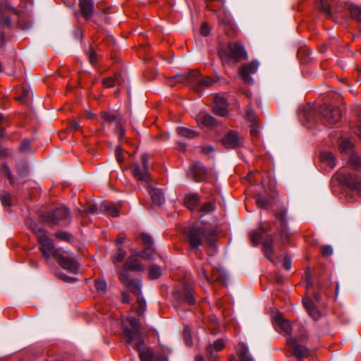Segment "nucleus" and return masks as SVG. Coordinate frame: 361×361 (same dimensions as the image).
<instances>
[{
    "mask_svg": "<svg viewBox=\"0 0 361 361\" xmlns=\"http://www.w3.org/2000/svg\"><path fill=\"white\" fill-rule=\"evenodd\" d=\"M321 252L324 256H330L333 253V250L331 246L326 245L322 247Z\"/></svg>",
    "mask_w": 361,
    "mask_h": 361,
    "instance_id": "nucleus-54",
    "label": "nucleus"
},
{
    "mask_svg": "<svg viewBox=\"0 0 361 361\" xmlns=\"http://www.w3.org/2000/svg\"><path fill=\"white\" fill-rule=\"evenodd\" d=\"M0 199L1 201V203L5 207H9L11 206V195L7 192H2L0 194Z\"/></svg>",
    "mask_w": 361,
    "mask_h": 361,
    "instance_id": "nucleus-46",
    "label": "nucleus"
},
{
    "mask_svg": "<svg viewBox=\"0 0 361 361\" xmlns=\"http://www.w3.org/2000/svg\"><path fill=\"white\" fill-rule=\"evenodd\" d=\"M59 264L68 272L76 274L78 270V264L75 259L71 257H66L59 254L56 258Z\"/></svg>",
    "mask_w": 361,
    "mask_h": 361,
    "instance_id": "nucleus-14",
    "label": "nucleus"
},
{
    "mask_svg": "<svg viewBox=\"0 0 361 361\" xmlns=\"http://www.w3.org/2000/svg\"><path fill=\"white\" fill-rule=\"evenodd\" d=\"M126 286L130 290V291L138 296L137 299L138 307L135 306L133 308L136 309V312L139 314H142L145 310V302L143 299L139 296L141 293L140 281L138 280H130Z\"/></svg>",
    "mask_w": 361,
    "mask_h": 361,
    "instance_id": "nucleus-11",
    "label": "nucleus"
},
{
    "mask_svg": "<svg viewBox=\"0 0 361 361\" xmlns=\"http://www.w3.org/2000/svg\"><path fill=\"white\" fill-rule=\"evenodd\" d=\"M214 111L219 116H225L228 114V104L223 97L217 95L214 97Z\"/></svg>",
    "mask_w": 361,
    "mask_h": 361,
    "instance_id": "nucleus-17",
    "label": "nucleus"
},
{
    "mask_svg": "<svg viewBox=\"0 0 361 361\" xmlns=\"http://www.w3.org/2000/svg\"><path fill=\"white\" fill-rule=\"evenodd\" d=\"M95 288L97 291L104 293L106 288V283L103 279H98L94 281Z\"/></svg>",
    "mask_w": 361,
    "mask_h": 361,
    "instance_id": "nucleus-47",
    "label": "nucleus"
},
{
    "mask_svg": "<svg viewBox=\"0 0 361 361\" xmlns=\"http://www.w3.org/2000/svg\"><path fill=\"white\" fill-rule=\"evenodd\" d=\"M287 344L293 349V354L298 359L307 357L310 354V350L303 345L298 343L296 338L288 336L286 340Z\"/></svg>",
    "mask_w": 361,
    "mask_h": 361,
    "instance_id": "nucleus-13",
    "label": "nucleus"
},
{
    "mask_svg": "<svg viewBox=\"0 0 361 361\" xmlns=\"http://www.w3.org/2000/svg\"><path fill=\"white\" fill-rule=\"evenodd\" d=\"M247 117L248 120L252 123L250 133L252 136H257L258 133V128L255 125L256 118L254 112L250 110L247 111Z\"/></svg>",
    "mask_w": 361,
    "mask_h": 361,
    "instance_id": "nucleus-34",
    "label": "nucleus"
},
{
    "mask_svg": "<svg viewBox=\"0 0 361 361\" xmlns=\"http://www.w3.org/2000/svg\"><path fill=\"white\" fill-rule=\"evenodd\" d=\"M214 82V80L210 77L202 78L200 76V87H208Z\"/></svg>",
    "mask_w": 361,
    "mask_h": 361,
    "instance_id": "nucleus-48",
    "label": "nucleus"
},
{
    "mask_svg": "<svg viewBox=\"0 0 361 361\" xmlns=\"http://www.w3.org/2000/svg\"><path fill=\"white\" fill-rule=\"evenodd\" d=\"M30 227L37 238L40 244L39 250L46 261L51 256L56 258L60 254L59 251L54 247L51 239L47 236L45 230L34 222L30 224Z\"/></svg>",
    "mask_w": 361,
    "mask_h": 361,
    "instance_id": "nucleus-1",
    "label": "nucleus"
},
{
    "mask_svg": "<svg viewBox=\"0 0 361 361\" xmlns=\"http://www.w3.org/2000/svg\"><path fill=\"white\" fill-rule=\"evenodd\" d=\"M273 243H274V238L272 236L269 235L266 238L263 243V250L265 257L273 261Z\"/></svg>",
    "mask_w": 361,
    "mask_h": 361,
    "instance_id": "nucleus-26",
    "label": "nucleus"
},
{
    "mask_svg": "<svg viewBox=\"0 0 361 361\" xmlns=\"http://www.w3.org/2000/svg\"><path fill=\"white\" fill-rule=\"evenodd\" d=\"M161 271L160 268L157 265H152L149 267V276L152 279H158L161 276Z\"/></svg>",
    "mask_w": 361,
    "mask_h": 361,
    "instance_id": "nucleus-42",
    "label": "nucleus"
},
{
    "mask_svg": "<svg viewBox=\"0 0 361 361\" xmlns=\"http://www.w3.org/2000/svg\"><path fill=\"white\" fill-rule=\"evenodd\" d=\"M276 325L284 334H290L292 327L290 323L283 318L278 317L276 320Z\"/></svg>",
    "mask_w": 361,
    "mask_h": 361,
    "instance_id": "nucleus-31",
    "label": "nucleus"
},
{
    "mask_svg": "<svg viewBox=\"0 0 361 361\" xmlns=\"http://www.w3.org/2000/svg\"><path fill=\"white\" fill-rule=\"evenodd\" d=\"M224 348V343L221 340H217L214 342V345H209L207 348V354L208 356L213 357H216L214 353L222 350Z\"/></svg>",
    "mask_w": 361,
    "mask_h": 361,
    "instance_id": "nucleus-28",
    "label": "nucleus"
},
{
    "mask_svg": "<svg viewBox=\"0 0 361 361\" xmlns=\"http://www.w3.org/2000/svg\"><path fill=\"white\" fill-rule=\"evenodd\" d=\"M140 257L150 260H156V259L162 260L161 257L150 247L145 249L140 253H137L135 250H132L130 255L124 264L125 268L132 271L143 270V267L140 262Z\"/></svg>",
    "mask_w": 361,
    "mask_h": 361,
    "instance_id": "nucleus-4",
    "label": "nucleus"
},
{
    "mask_svg": "<svg viewBox=\"0 0 361 361\" xmlns=\"http://www.w3.org/2000/svg\"><path fill=\"white\" fill-rule=\"evenodd\" d=\"M90 62L94 65L97 62V54L94 51H91L89 54Z\"/></svg>",
    "mask_w": 361,
    "mask_h": 361,
    "instance_id": "nucleus-62",
    "label": "nucleus"
},
{
    "mask_svg": "<svg viewBox=\"0 0 361 361\" xmlns=\"http://www.w3.org/2000/svg\"><path fill=\"white\" fill-rule=\"evenodd\" d=\"M127 270H128V269H126L125 268V270H124V271H121V272L119 273V279H120L121 281L123 284H125V285H126V284H127V283L130 281V279H129V277H128V272H127Z\"/></svg>",
    "mask_w": 361,
    "mask_h": 361,
    "instance_id": "nucleus-52",
    "label": "nucleus"
},
{
    "mask_svg": "<svg viewBox=\"0 0 361 361\" xmlns=\"http://www.w3.org/2000/svg\"><path fill=\"white\" fill-rule=\"evenodd\" d=\"M199 200V196L197 194H189L185 196L184 202L189 209L193 210L198 204Z\"/></svg>",
    "mask_w": 361,
    "mask_h": 361,
    "instance_id": "nucleus-30",
    "label": "nucleus"
},
{
    "mask_svg": "<svg viewBox=\"0 0 361 361\" xmlns=\"http://www.w3.org/2000/svg\"><path fill=\"white\" fill-rule=\"evenodd\" d=\"M17 170L19 175L23 176L27 172V166L25 163H23L21 167L18 166Z\"/></svg>",
    "mask_w": 361,
    "mask_h": 361,
    "instance_id": "nucleus-59",
    "label": "nucleus"
},
{
    "mask_svg": "<svg viewBox=\"0 0 361 361\" xmlns=\"http://www.w3.org/2000/svg\"><path fill=\"white\" fill-rule=\"evenodd\" d=\"M353 147V144L348 139L343 140L340 145V151L341 153L348 152Z\"/></svg>",
    "mask_w": 361,
    "mask_h": 361,
    "instance_id": "nucleus-43",
    "label": "nucleus"
},
{
    "mask_svg": "<svg viewBox=\"0 0 361 361\" xmlns=\"http://www.w3.org/2000/svg\"><path fill=\"white\" fill-rule=\"evenodd\" d=\"M101 117L104 121L110 123H114L118 126L121 125V116L119 113L104 111L101 114Z\"/></svg>",
    "mask_w": 361,
    "mask_h": 361,
    "instance_id": "nucleus-23",
    "label": "nucleus"
},
{
    "mask_svg": "<svg viewBox=\"0 0 361 361\" xmlns=\"http://www.w3.org/2000/svg\"><path fill=\"white\" fill-rule=\"evenodd\" d=\"M199 277L207 282L211 281H219L223 283L226 280V276L220 270H215L213 271L212 275L209 277L207 274V270L203 267L200 270L198 271Z\"/></svg>",
    "mask_w": 361,
    "mask_h": 361,
    "instance_id": "nucleus-15",
    "label": "nucleus"
},
{
    "mask_svg": "<svg viewBox=\"0 0 361 361\" xmlns=\"http://www.w3.org/2000/svg\"><path fill=\"white\" fill-rule=\"evenodd\" d=\"M250 238L251 241L255 245L259 244L262 240L261 234L258 231H255L250 232Z\"/></svg>",
    "mask_w": 361,
    "mask_h": 361,
    "instance_id": "nucleus-49",
    "label": "nucleus"
},
{
    "mask_svg": "<svg viewBox=\"0 0 361 361\" xmlns=\"http://www.w3.org/2000/svg\"><path fill=\"white\" fill-rule=\"evenodd\" d=\"M70 214L69 209L64 205L56 207L51 212H48L41 216V219L49 224H57L61 220L68 217Z\"/></svg>",
    "mask_w": 361,
    "mask_h": 361,
    "instance_id": "nucleus-6",
    "label": "nucleus"
},
{
    "mask_svg": "<svg viewBox=\"0 0 361 361\" xmlns=\"http://www.w3.org/2000/svg\"><path fill=\"white\" fill-rule=\"evenodd\" d=\"M20 95L16 97V99L22 103H26L30 99V92L27 88L21 87L18 90Z\"/></svg>",
    "mask_w": 361,
    "mask_h": 361,
    "instance_id": "nucleus-36",
    "label": "nucleus"
},
{
    "mask_svg": "<svg viewBox=\"0 0 361 361\" xmlns=\"http://www.w3.org/2000/svg\"><path fill=\"white\" fill-rule=\"evenodd\" d=\"M321 160L331 168H334L336 165L335 157L331 152H322L321 154Z\"/></svg>",
    "mask_w": 361,
    "mask_h": 361,
    "instance_id": "nucleus-32",
    "label": "nucleus"
},
{
    "mask_svg": "<svg viewBox=\"0 0 361 361\" xmlns=\"http://www.w3.org/2000/svg\"><path fill=\"white\" fill-rule=\"evenodd\" d=\"M142 167L148 171V155L142 154L141 157Z\"/></svg>",
    "mask_w": 361,
    "mask_h": 361,
    "instance_id": "nucleus-56",
    "label": "nucleus"
},
{
    "mask_svg": "<svg viewBox=\"0 0 361 361\" xmlns=\"http://www.w3.org/2000/svg\"><path fill=\"white\" fill-rule=\"evenodd\" d=\"M148 192L154 204L161 205L164 202L165 198L164 193L161 190L157 188H150Z\"/></svg>",
    "mask_w": 361,
    "mask_h": 361,
    "instance_id": "nucleus-27",
    "label": "nucleus"
},
{
    "mask_svg": "<svg viewBox=\"0 0 361 361\" xmlns=\"http://www.w3.org/2000/svg\"><path fill=\"white\" fill-rule=\"evenodd\" d=\"M283 267L286 270H290L291 268V259L287 256H286L283 259Z\"/></svg>",
    "mask_w": 361,
    "mask_h": 361,
    "instance_id": "nucleus-60",
    "label": "nucleus"
},
{
    "mask_svg": "<svg viewBox=\"0 0 361 361\" xmlns=\"http://www.w3.org/2000/svg\"><path fill=\"white\" fill-rule=\"evenodd\" d=\"M101 209L109 215L116 217L119 215V207L114 203L104 202L101 204Z\"/></svg>",
    "mask_w": 361,
    "mask_h": 361,
    "instance_id": "nucleus-25",
    "label": "nucleus"
},
{
    "mask_svg": "<svg viewBox=\"0 0 361 361\" xmlns=\"http://www.w3.org/2000/svg\"><path fill=\"white\" fill-rule=\"evenodd\" d=\"M126 255V252L121 248L118 247L116 255H113L111 259L113 263L116 265L118 263L121 262Z\"/></svg>",
    "mask_w": 361,
    "mask_h": 361,
    "instance_id": "nucleus-40",
    "label": "nucleus"
},
{
    "mask_svg": "<svg viewBox=\"0 0 361 361\" xmlns=\"http://www.w3.org/2000/svg\"><path fill=\"white\" fill-rule=\"evenodd\" d=\"M127 320L131 329L126 327L123 329V335L126 342L132 343L140 338H142L140 320L135 317H128Z\"/></svg>",
    "mask_w": 361,
    "mask_h": 361,
    "instance_id": "nucleus-7",
    "label": "nucleus"
},
{
    "mask_svg": "<svg viewBox=\"0 0 361 361\" xmlns=\"http://www.w3.org/2000/svg\"><path fill=\"white\" fill-rule=\"evenodd\" d=\"M258 67L259 63L257 61H252L251 62L241 66L239 73L244 82L248 84L253 83V79L250 76V75L255 73Z\"/></svg>",
    "mask_w": 361,
    "mask_h": 361,
    "instance_id": "nucleus-12",
    "label": "nucleus"
},
{
    "mask_svg": "<svg viewBox=\"0 0 361 361\" xmlns=\"http://www.w3.org/2000/svg\"><path fill=\"white\" fill-rule=\"evenodd\" d=\"M30 142L28 140H23L20 146V150L22 152L27 151L30 149Z\"/></svg>",
    "mask_w": 361,
    "mask_h": 361,
    "instance_id": "nucleus-55",
    "label": "nucleus"
},
{
    "mask_svg": "<svg viewBox=\"0 0 361 361\" xmlns=\"http://www.w3.org/2000/svg\"><path fill=\"white\" fill-rule=\"evenodd\" d=\"M103 85L105 87H112L116 85H121V76L119 74L115 75L114 77H109L103 79Z\"/></svg>",
    "mask_w": 361,
    "mask_h": 361,
    "instance_id": "nucleus-33",
    "label": "nucleus"
},
{
    "mask_svg": "<svg viewBox=\"0 0 361 361\" xmlns=\"http://www.w3.org/2000/svg\"><path fill=\"white\" fill-rule=\"evenodd\" d=\"M286 216H287V211L284 208L280 209L276 213V217L277 219H279L283 225H286Z\"/></svg>",
    "mask_w": 361,
    "mask_h": 361,
    "instance_id": "nucleus-45",
    "label": "nucleus"
},
{
    "mask_svg": "<svg viewBox=\"0 0 361 361\" xmlns=\"http://www.w3.org/2000/svg\"><path fill=\"white\" fill-rule=\"evenodd\" d=\"M219 55L222 61L227 64L238 63L247 59V54L243 46L235 42H229L226 47L221 49Z\"/></svg>",
    "mask_w": 361,
    "mask_h": 361,
    "instance_id": "nucleus-3",
    "label": "nucleus"
},
{
    "mask_svg": "<svg viewBox=\"0 0 361 361\" xmlns=\"http://www.w3.org/2000/svg\"><path fill=\"white\" fill-rule=\"evenodd\" d=\"M223 145L226 148L234 149L240 145V140L235 131H230L223 139Z\"/></svg>",
    "mask_w": 361,
    "mask_h": 361,
    "instance_id": "nucleus-19",
    "label": "nucleus"
},
{
    "mask_svg": "<svg viewBox=\"0 0 361 361\" xmlns=\"http://www.w3.org/2000/svg\"><path fill=\"white\" fill-rule=\"evenodd\" d=\"M200 119L202 124L206 127H213L216 124V119L209 114L202 115Z\"/></svg>",
    "mask_w": 361,
    "mask_h": 361,
    "instance_id": "nucleus-38",
    "label": "nucleus"
},
{
    "mask_svg": "<svg viewBox=\"0 0 361 361\" xmlns=\"http://www.w3.org/2000/svg\"><path fill=\"white\" fill-rule=\"evenodd\" d=\"M186 235L190 246L197 249L204 240L211 243L215 231L212 228L192 225L188 228Z\"/></svg>",
    "mask_w": 361,
    "mask_h": 361,
    "instance_id": "nucleus-2",
    "label": "nucleus"
},
{
    "mask_svg": "<svg viewBox=\"0 0 361 361\" xmlns=\"http://www.w3.org/2000/svg\"><path fill=\"white\" fill-rule=\"evenodd\" d=\"M200 76L197 71L192 70L187 73L176 75L174 78L177 82L188 85L195 91H199Z\"/></svg>",
    "mask_w": 361,
    "mask_h": 361,
    "instance_id": "nucleus-8",
    "label": "nucleus"
},
{
    "mask_svg": "<svg viewBox=\"0 0 361 361\" xmlns=\"http://www.w3.org/2000/svg\"><path fill=\"white\" fill-rule=\"evenodd\" d=\"M256 202L259 207H263V208H266L269 205L267 199L262 196H259L257 198Z\"/></svg>",
    "mask_w": 361,
    "mask_h": 361,
    "instance_id": "nucleus-53",
    "label": "nucleus"
},
{
    "mask_svg": "<svg viewBox=\"0 0 361 361\" xmlns=\"http://www.w3.org/2000/svg\"><path fill=\"white\" fill-rule=\"evenodd\" d=\"M134 342V348L138 351L140 360L142 361H152V352L149 348L145 347L143 338H140Z\"/></svg>",
    "mask_w": 361,
    "mask_h": 361,
    "instance_id": "nucleus-16",
    "label": "nucleus"
},
{
    "mask_svg": "<svg viewBox=\"0 0 361 361\" xmlns=\"http://www.w3.org/2000/svg\"><path fill=\"white\" fill-rule=\"evenodd\" d=\"M351 18L361 22V8L351 5L348 8Z\"/></svg>",
    "mask_w": 361,
    "mask_h": 361,
    "instance_id": "nucleus-39",
    "label": "nucleus"
},
{
    "mask_svg": "<svg viewBox=\"0 0 361 361\" xmlns=\"http://www.w3.org/2000/svg\"><path fill=\"white\" fill-rule=\"evenodd\" d=\"M8 10H13L16 16H18L17 10L11 8V6L5 4L4 6L0 5V47H3L5 44L4 36L2 33V30L4 27H10L11 22L9 17L6 15Z\"/></svg>",
    "mask_w": 361,
    "mask_h": 361,
    "instance_id": "nucleus-10",
    "label": "nucleus"
},
{
    "mask_svg": "<svg viewBox=\"0 0 361 361\" xmlns=\"http://www.w3.org/2000/svg\"><path fill=\"white\" fill-rule=\"evenodd\" d=\"M70 128L72 130H78L80 128V126L78 122L73 121L70 125Z\"/></svg>",
    "mask_w": 361,
    "mask_h": 361,
    "instance_id": "nucleus-63",
    "label": "nucleus"
},
{
    "mask_svg": "<svg viewBox=\"0 0 361 361\" xmlns=\"http://www.w3.org/2000/svg\"><path fill=\"white\" fill-rule=\"evenodd\" d=\"M350 164L357 169H361V157L356 154L350 156L349 159Z\"/></svg>",
    "mask_w": 361,
    "mask_h": 361,
    "instance_id": "nucleus-44",
    "label": "nucleus"
},
{
    "mask_svg": "<svg viewBox=\"0 0 361 361\" xmlns=\"http://www.w3.org/2000/svg\"><path fill=\"white\" fill-rule=\"evenodd\" d=\"M192 174L196 181H202L207 177V170L201 163H195L192 169Z\"/></svg>",
    "mask_w": 361,
    "mask_h": 361,
    "instance_id": "nucleus-24",
    "label": "nucleus"
},
{
    "mask_svg": "<svg viewBox=\"0 0 361 361\" xmlns=\"http://www.w3.org/2000/svg\"><path fill=\"white\" fill-rule=\"evenodd\" d=\"M302 304L308 312V314L313 319L317 320L320 318L321 314L310 298H304Z\"/></svg>",
    "mask_w": 361,
    "mask_h": 361,
    "instance_id": "nucleus-20",
    "label": "nucleus"
},
{
    "mask_svg": "<svg viewBox=\"0 0 361 361\" xmlns=\"http://www.w3.org/2000/svg\"><path fill=\"white\" fill-rule=\"evenodd\" d=\"M337 178L340 183L348 187L350 191L361 197V178L352 173H337Z\"/></svg>",
    "mask_w": 361,
    "mask_h": 361,
    "instance_id": "nucleus-5",
    "label": "nucleus"
},
{
    "mask_svg": "<svg viewBox=\"0 0 361 361\" xmlns=\"http://www.w3.org/2000/svg\"><path fill=\"white\" fill-rule=\"evenodd\" d=\"M184 301L190 305H194L195 303V299L193 295L192 288L185 287L184 293Z\"/></svg>",
    "mask_w": 361,
    "mask_h": 361,
    "instance_id": "nucleus-37",
    "label": "nucleus"
},
{
    "mask_svg": "<svg viewBox=\"0 0 361 361\" xmlns=\"http://www.w3.org/2000/svg\"><path fill=\"white\" fill-rule=\"evenodd\" d=\"M0 171L4 176L7 177V178L10 181V183L13 184L14 182V179L8 166L6 164H2L0 167Z\"/></svg>",
    "mask_w": 361,
    "mask_h": 361,
    "instance_id": "nucleus-41",
    "label": "nucleus"
},
{
    "mask_svg": "<svg viewBox=\"0 0 361 361\" xmlns=\"http://www.w3.org/2000/svg\"><path fill=\"white\" fill-rule=\"evenodd\" d=\"M131 171L136 180L144 181L147 184L149 183L150 178L149 171L142 169V167H140L139 164H133L131 166Z\"/></svg>",
    "mask_w": 361,
    "mask_h": 361,
    "instance_id": "nucleus-18",
    "label": "nucleus"
},
{
    "mask_svg": "<svg viewBox=\"0 0 361 361\" xmlns=\"http://www.w3.org/2000/svg\"><path fill=\"white\" fill-rule=\"evenodd\" d=\"M55 236L56 238L64 241H69L71 239V235L64 231H59L56 233Z\"/></svg>",
    "mask_w": 361,
    "mask_h": 361,
    "instance_id": "nucleus-51",
    "label": "nucleus"
},
{
    "mask_svg": "<svg viewBox=\"0 0 361 361\" xmlns=\"http://www.w3.org/2000/svg\"><path fill=\"white\" fill-rule=\"evenodd\" d=\"M184 336H185V339L186 343L189 345H191L192 344L191 336L190 334L188 329H185Z\"/></svg>",
    "mask_w": 361,
    "mask_h": 361,
    "instance_id": "nucleus-61",
    "label": "nucleus"
},
{
    "mask_svg": "<svg viewBox=\"0 0 361 361\" xmlns=\"http://www.w3.org/2000/svg\"><path fill=\"white\" fill-rule=\"evenodd\" d=\"M79 6L81 15L86 19H89L93 13L92 0H80Z\"/></svg>",
    "mask_w": 361,
    "mask_h": 361,
    "instance_id": "nucleus-21",
    "label": "nucleus"
},
{
    "mask_svg": "<svg viewBox=\"0 0 361 361\" xmlns=\"http://www.w3.org/2000/svg\"><path fill=\"white\" fill-rule=\"evenodd\" d=\"M334 4V0H319L317 4V8L326 16L328 18L332 17L331 6Z\"/></svg>",
    "mask_w": 361,
    "mask_h": 361,
    "instance_id": "nucleus-22",
    "label": "nucleus"
},
{
    "mask_svg": "<svg viewBox=\"0 0 361 361\" xmlns=\"http://www.w3.org/2000/svg\"><path fill=\"white\" fill-rule=\"evenodd\" d=\"M140 238L146 244L150 245L152 242V237L149 235L142 233Z\"/></svg>",
    "mask_w": 361,
    "mask_h": 361,
    "instance_id": "nucleus-57",
    "label": "nucleus"
},
{
    "mask_svg": "<svg viewBox=\"0 0 361 361\" xmlns=\"http://www.w3.org/2000/svg\"><path fill=\"white\" fill-rule=\"evenodd\" d=\"M200 32L203 36H207L210 32L209 26L207 24L203 23L201 26Z\"/></svg>",
    "mask_w": 361,
    "mask_h": 361,
    "instance_id": "nucleus-58",
    "label": "nucleus"
},
{
    "mask_svg": "<svg viewBox=\"0 0 361 361\" xmlns=\"http://www.w3.org/2000/svg\"><path fill=\"white\" fill-rule=\"evenodd\" d=\"M8 154H9L8 149L0 146V156L7 157V156H8Z\"/></svg>",
    "mask_w": 361,
    "mask_h": 361,
    "instance_id": "nucleus-64",
    "label": "nucleus"
},
{
    "mask_svg": "<svg viewBox=\"0 0 361 361\" xmlns=\"http://www.w3.org/2000/svg\"><path fill=\"white\" fill-rule=\"evenodd\" d=\"M320 114L325 124L336 123L342 116L341 111L338 107L328 105L321 106Z\"/></svg>",
    "mask_w": 361,
    "mask_h": 361,
    "instance_id": "nucleus-9",
    "label": "nucleus"
},
{
    "mask_svg": "<svg viewBox=\"0 0 361 361\" xmlns=\"http://www.w3.org/2000/svg\"><path fill=\"white\" fill-rule=\"evenodd\" d=\"M177 133L183 137H186L188 139H193L197 136H199V133L195 131L192 129L188 128L185 127H178L176 129Z\"/></svg>",
    "mask_w": 361,
    "mask_h": 361,
    "instance_id": "nucleus-29",
    "label": "nucleus"
},
{
    "mask_svg": "<svg viewBox=\"0 0 361 361\" xmlns=\"http://www.w3.org/2000/svg\"><path fill=\"white\" fill-rule=\"evenodd\" d=\"M238 356L241 361H252V358L248 355V348L244 344L241 345L238 350Z\"/></svg>",
    "mask_w": 361,
    "mask_h": 361,
    "instance_id": "nucleus-35",
    "label": "nucleus"
},
{
    "mask_svg": "<svg viewBox=\"0 0 361 361\" xmlns=\"http://www.w3.org/2000/svg\"><path fill=\"white\" fill-rule=\"evenodd\" d=\"M215 209H216V204L213 202H206L201 207V210L204 212H211L214 211Z\"/></svg>",
    "mask_w": 361,
    "mask_h": 361,
    "instance_id": "nucleus-50",
    "label": "nucleus"
}]
</instances>
